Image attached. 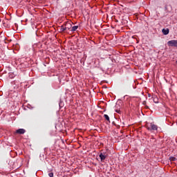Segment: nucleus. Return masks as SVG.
I'll return each mask as SVG.
<instances>
[{
  "label": "nucleus",
  "instance_id": "f257e3e1",
  "mask_svg": "<svg viewBox=\"0 0 177 177\" xmlns=\"http://www.w3.org/2000/svg\"><path fill=\"white\" fill-rule=\"evenodd\" d=\"M107 157H109V153H107V151L101 152L100 154V158L101 161H103L104 160L106 159Z\"/></svg>",
  "mask_w": 177,
  "mask_h": 177
},
{
  "label": "nucleus",
  "instance_id": "f03ea898",
  "mask_svg": "<svg viewBox=\"0 0 177 177\" xmlns=\"http://www.w3.org/2000/svg\"><path fill=\"white\" fill-rule=\"evenodd\" d=\"M168 46H174L177 48V40H170L167 42Z\"/></svg>",
  "mask_w": 177,
  "mask_h": 177
},
{
  "label": "nucleus",
  "instance_id": "7ed1b4c3",
  "mask_svg": "<svg viewBox=\"0 0 177 177\" xmlns=\"http://www.w3.org/2000/svg\"><path fill=\"white\" fill-rule=\"evenodd\" d=\"M151 127H147L148 131H157L158 129V127L153 123L150 124Z\"/></svg>",
  "mask_w": 177,
  "mask_h": 177
},
{
  "label": "nucleus",
  "instance_id": "20e7f679",
  "mask_svg": "<svg viewBox=\"0 0 177 177\" xmlns=\"http://www.w3.org/2000/svg\"><path fill=\"white\" fill-rule=\"evenodd\" d=\"M15 133H17L18 135H24V133H26V129H17Z\"/></svg>",
  "mask_w": 177,
  "mask_h": 177
},
{
  "label": "nucleus",
  "instance_id": "39448f33",
  "mask_svg": "<svg viewBox=\"0 0 177 177\" xmlns=\"http://www.w3.org/2000/svg\"><path fill=\"white\" fill-rule=\"evenodd\" d=\"M65 27H66V30H71V28H72L71 24V23L65 24Z\"/></svg>",
  "mask_w": 177,
  "mask_h": 177
},
{
  "label": "nucleus",
  "instance_id": "423d86ee",
  "mask_svg": "<svg viewBox=\"0 0 177 177\" xmlns=\"http://www.w3.org/2000/svg\"><path fill=\"white\" fill-rule=\"evenodd\" d=\"M67 29L66 28V25H62L60 27V32H64V31H66Z\"/></svg>",
  "mask_w": 177,
  "mask_h": 177
},
{
  "label": "nucleus",
  "instance_id": "0eeeda50",
  "mask_svg": "<svg viewBox=\"0 0 177 177\" xmlns=\"http://www.w3.org/2000/svg\"><path fill=\"white\" fill-rule=\"evenodd\" d=\"M162 31L164 35H168V34H169V29H162Z\"/></svg>",
  "mask_w": 177,
  "mask_h": 177
},
{
  "label": "nucleus",
  "instance_id": "6e6552de",
  "mask_svg": "<svg viewBox=\"0 0 177 177\" xmlns=\"http://www.w3.org/2000/svg\"><path fill=\"white\" fill-rule=\"evenodd\" d=\"M77 30H78V26H75L71 28V31L74 32V31H77Z\"/></svg>",
  "mask_w": 177,
  "mask_h": 177
},
{
  "label": "nucleus",
  "instance_id": "1a4fd4ad",
  "mask_svg": "<svg viewBox=\"0 0 177 177\" xmlns=\"http://www.w3.org/2000/svg\"><path fill=\"white\" fill-rule=\"evenodd\" d=\"M169 160H170V161H176V160H177V156H171V157L169 158Z\"/></svg>",
  "mask_w": 177,
  "mask_h": 177
},
{
  "label": "nucleus",
  "instance_id": "9d476101",
  "mask_svg": "<svg viewBox=\"0 0 177 177\" xmlns=\"http://www.w3.org/2000/svg\"><path fill=\"white\" fill-rule=\"evenodd\" d=\"M104 118L106 120V121H110V118L109 117V115H104Z\"/></svg>",
  "mask_w": 177,
  "mask_h": 177
},
{
  "label": "nucleus",
  "instance_id": "9b49d317",
  "mask_svg": "<svg viewBox=\"0 0 177 177\" xmlns=\"http://www.w3.org/2000/svg\"><path fill=\"white\" fill-rule=\"evenodd\" d=\"M48 176H50V177H53V173H49L48 174Z\"/></svg>",
  "mask_w": 177,
  "mask_h": 177
},
{
  "label": "nucleus",
  "instance_id": "f8f14e48",
  "mask_svg": "<svg viewBox=\"0 0 177 177\" xmlns=\"http://www.w3.org/2000/svg\"><path fill=\"white\" fill-rule=\"evenodd\" d=\"M153 102H154V103H158V101H156V99H153Z\"/></svg>",
  "mask_w": 177,
  "mask_h": 177
},
{
  "label": "nucleus",
  "instance_id": "ddd939ff",
  "mask_svg": "<svg viewBox=\"0 0 177 177\" xmlns=\"http://www.w3.org/2000/svg\"><path fill=\"white\" fill-rule=\"evenodd\" d=\"M142 104H143L144 106H146V101H143Z\"/></svg>",
  "mask_w": 177,
  "mask_h": 177
},
{
  "label": "nucleus",
  "instance_id": "4468645a",
  "mask_svg": "<svg viewBox=\"0 0 177 177\" xmlns=\"http://www.w3.org/2000/svg\"><path fill=\"white\" fill-rule=\"evenodd\" d=\"M116 113H120V109H115Z\"/></svg>",
  "mask_w": 177,
  "mask_h": 177
},
{
  "label": "nucleus",
  "instance_id": "2eb2a0df",
  "mask_svg": "<svg viewBox=\"0 0 177 177\" xmlns=\"http://www.w3.org/2000/svg\"><path fill=\"white\" fill-rule=\"evenodd\" d=\"M145 109H149V106L145 105Z\"/></svg>",
  "mask_w": 177,
  "mask_h": 177
},
{
  "label": "nucleus",
  "instance_id": "dca6fc26",
  "mask_svg": "<svg viewBox=\"0 0 177 177\" xmlns=\"http://www.w3.org/2000/svg\"><path fill=\"white\" fill-rule=\"evenodd\" d=\"M119 105H116V107H118Z\"/></svg>",
  "mask_w": 177,
  "mask_h": 177
}]
</instances>
